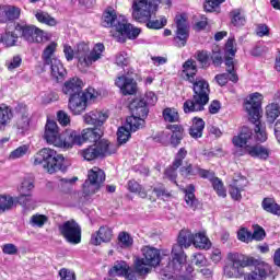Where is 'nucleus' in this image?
Wrapping results in <instances>:
<instances>
[{"mask_svg": "<svg viewBox=\"0 0 280 280\" xmlns=\"http://www.w3.org/2000/svg\"><path fill=\"white\" fill-rule=\"evenodd\" d=\"M27 152H30V147L27 144L21 145L10 153L9 159L11 161H16V159H23V156H25Z\"/></svg>", "mask_w": 280, "mask_h": 280, "instance_id": "09e8293b", "label": "nucleus"}, {"mask_svg": "<svg viewBox=\"0 0 280 280\" xmlns=\"http://www.w3.org/2000/svg\"><path fill=\"white\" fill-rule=\"evenodd\" d=\"M130 132L131 131L126 126L118 128V131H117L118 145H124V143H127L128 139H130Z\"/></svg>", "mask_w": 280, "mask_h": 280, "instance_id": "3c124183", "label": "nucleus"}, {"mask_svg": "<svg viewBox=\"0 0 280 280\" xmlns=\"http://www.w3.org/2000/svg\"><path fill=\"white\" fill-rule=\"evenodd\" d=\"M7 14L9 21H16L21 16V9L18 7L7 5Z\"/></svg>", "mask_w": 280, "mask_h": 280, "instance_id": "052dcab7", "label": "nucleus"}, {"mask_svg": "<svg viewBox=\"0 0 280 280\" xmlns=\"http://www.w3.org/2000/svg\"><path fill=\"white\" fill-rule=\"evenodd\" d=\"M97 97V92L95 89L90 88L85 92H80L69 97L68 108L73 113V115H81L86 110V103L89 100H95Z\"/></svg>", "mask_w": 280, "mask_h": 280, "instance_id": "9d476101", "label": "nucleus"}, {"mask_svg": "<svg viewBox=\"0 0 280 280\" xmlns=\"http://www.w3.org/2000/svg\"><path fill=\"white\" fill-rule=\"evenodd\" d=\"M182 176L189 178V176H200V178H213V172L203 170L198 165L187 164L179 170Z\"/></svg>", "mask_w": 280, "mask_h": 280, "instance_id": "a211bd4d", "label": "nucleus"}, {"mask_svg": "<svg viewBox=\"0 0 280 280\" xmlns=\"http://www.w3.org/2000/svg\"><path fill=\"white\" fill-rule=\"evenodd\" d=\"M82 86L83 83L80 78H72L63 83L62 93L69 95V97H73V95L82 93Z\"/></svg>", "mask_w": 280, "mask_h": 280, "instance_id": "4be33fe9", "label": "nucleus"}, {"mask_svg": "<svg viewBox=\"0 0 280 280\" xmlns=\"http://www.w3.org/2000/svg\"><path fill=\"white\" fill-rule=\"evenodd\" d=\"M14 118V113L10 106L2 104L0 105V130H5V127Z\"/></svg>", "mask_w": 280, "mask_h": 280, "instance_id": "cd10ccee", "label": "nucleus"}, {"mask_svg": "<svg viewBox=\"0 0 280 280\" xmlns=\"http://www.w3.org/2000/svg\"><path fill=\"white\" fill-rule=\"evenodd\" d=\"M253 130L248 127H243L237 136L232 138V143L238 150L235 151L236 156H244L248 154L253 159H260V161H268L270 156V149L261 144H250L253 141Z\"/></svg>", "mask_w": 280, "mask_h": 280, "instance_id": "423d86ee", "label": "nucleus"}, {"mask_svg": "<svg viewBox=\"0 0 280 280\" xmlns=\"http://www.w3.org/2000/svg\"><path fill=\"white\" fill-rule=\"evenodd\" d=\"M171 8L172 0H132L131 16L137 23H145L148 30H163L167 25V18L160 15L153 19L152 14L159 12V5Z\"/></svg>", "mask_w": 280, "mask_h": 280, "instance_id": "7ed1b4c3", "label": "nucleus"}, {"mask_svg": "<svg viewBox=\"0 0 280 280\" xmlns=\"http://www.w3.org/2000/svg\"><path fill=\"white\" fill-rule=\"evenodd\" d=\"M104 44L98 43L95 44L93 49L89 47V44L82 42L77 45V50L73 51V48L69 45L63 46V54L68 62H71L73 58L78 59V69L81 71H86L89 67L93 65V62H97V60L102 59V54H104Z\"/></svg>", "mask_w": 280, "mask_h": 280, "instance_id": "39448f33", "label": "nucleus"}, {"mask_svg": "<svg viewBox=\"0 0 280 280\" xmlns=\"http://www.w3.org/2000/svg\"><path fill=\"white\" fill-rule=\"evenodd\" d=\"M266 237V231L264 228L259 225L254 226V233L252 234V240H256V242H261Z\"/></svg>", "mask_w": 280, "mask_h": 280, "instance_id": "774afa93", "label": "nucleus"}, {"mask_svg": "<svg viewBox=\"0 0 280 280\" xmlns=\"http://www.w3.org/2000/svg\"><path fill=\"white\" fill-rule=\"evenodd\" d=\"M228 261L229 264L225 265L223 271L229 279L244 277V268H248V266H255V268L252 272L245 275L244 280H265L268 278V272H270V265L240 253H229Z\"/></svg>", "mask_w": 280, "mask_h": 280, "instance_id": "f257e3e1", "label": "nucleus"}, {"mask_svg": "<svg viewBox=\"0 0 280 280\" xmlns=\"http://www.w3.org/2000/svg\"><path fill=\"white\" fill-rule=\"evenodd\" d=\"M19 40V35L14 32L7 31L4 35H0V43H3L7 47H14Z\"/></svg>", "mask_w": 280, "mask_h": 280, "instance_id": "ea45409f", "label": "nucleus"}, {"mask_svg": "<svg viewBox=\"0 0 280 280\" xmlns=\"http://www.w3.org/2000/svg\"><path fill=\"white\" fill-rule=\"evenodd\" d=\"M231 23L234 25V27H242L246 24V18L244 16V13L240 10H234L231 12Z\"/></svg>", "mask_w": 280, "mask_h": 280, "instance_id": "c03bdc74", "label": "nucleus"}, {"mask_svg": "<svg viewBox=\"0 0 280 280\" xmlns=\"http://www.w3.org/2000/svg\"><path fill=\"white\" fill-rule=\"evenodd\" d=\"M237 237L241 242H253V233H250V231H248L246 228H242L238 231Z\"/></svg>", "mask_w": 280, "mask_h": 280, "instance_id": "e2e57ef3", "label": "nucleus"}, {"mask_svg": "<svg viewBox=\"0 0 280 280\" xmlns=\"http://www.w3.org/2000/svg\"><path fill=\"white\" fill-rule=\"evenodd\" d=\"M226 71L230 74L231 82H237L240 78H237V73H235V62L233 61V57H228L225 59Z\"/></svg>", "mask_w": 280, "mask_h": 280, "instance_id": "de8ad7c7", "label": "nucleus"}, {"mask_svg": "<svg viewBox=\"0 0 280 280\" xmlns=\"http://www.w3.org/2000/svg\"><path fill=\"white\" fill-rule=\"evenodd\" d=\"M194 191H196V186H194L192 184L187 186V188L185 189V202L189 209L196 211L200 202H198V199H196V195L194 194Z\"/></svg>", "mask_w": 280, "mask_h": 280, "instance_id": "c85d7f7f", "label": "nucleus"}, {"mask_svg": "<svg viewBox=\"0 0 280 280\" xmlns=\"http://www.w3.org/2000/svg\"><path fill=\"white\" fill-rule=\"evenodd\" d=\"M58 47V44H56L55 42L50 43L43 52V60L45 62V65H49L50 62L54 61V59H57L56 57H54V54H56V48Z\"/></svg>", "mask_w": 280, "mask_h": 280, "instance_id": "4c0bfd02", "label": "nucleus"}, {"mask_svg": "<svg viewBox=\"0 0 280 280\" xmlns=\"http://www.w3.org/2000/svg\"><path fill=\"white\" fill-rule=\"evenodd\" d=\"M115 84L120 89L122 95H135L137 93V81L130 77H118Z\"/></svg>", "mask_w": 280, "mask_h": 280, "instance_id": "6ab92c4d", "label": "nucleus"}, {"mask_svg": "<svg viewBox=\"0 0 280 280\" xmlns=\"http://www.w3.org/2000/svg\"><path fill=\"white\" fill-rule=\"evenodd\" d=\"M127 187L131 194H138L140 198H148V192L137 180L131 179L128 182Z\"/></svg>", "mask_w": 280, "mask_h": 280, "instance_id": "e433bc0d", "label": "nucleus"}, {"mask_svg": "<svg viewBox=\"0 0 280 280\" xmlns=\"http://www.w3.org/2000/svg\"><path fill=\"white\" fill-rule=\"evenodd\" d=\"M191 244H194V234L189 230H182L177 238V244L173 245V260L168 264V268L177 272L183 270V266L187 261V256L183 249L189 248Z\"/></svg>", "mask_w": 280, "mask_h": 280, "instance_id": "6e6552de", "label": "nucleus"}, {"mask_svg": "<svg viewBox=\"0 0 280 280\" xmlns=\"http://www.w3.org/2000/svg\"><path fill=\"white\" fill-rule=\"evenodd\" d=\"M118 244L121 248H130L133 244V240L128 232H120L118 235Z\"/></svg>", "mask_w": 280, "mask_h": 280, "instance_id": "603ef678", "label": "nucleus"}, {"mask_svg": "<svg viewBox=\"0 0 280 280\" xmlns=\"http://www.w3.org/2000/svg\"><path fill=\"white\" fill-rule=\"evenodd\" d=\"M187 158V151L185 148H180L178 152L175 155V159L173 161V165L175 168H178L183 165V161Z\"/></svg>", "mask_w": 280, "mask_h": 280, "instance_id": "6e6d98bb", "label": "nucleus"}, {"mask_svg": "<svg viewBox=\"0 0 280 280\" xmlns=\"http://www.w3.org/2000/svg\"><path fill=\"white\" fill-rule=\"evenodd\" d=\"M49 221V218L45 214H33L30 219L31 226H37L38 229H43L45 224Z\"/></svg>", "mask_w": 280, "mask_h": 280, "instance_id": "a18cd8bd", "label": "nucleus"}, {"mask_svg": "<svg viewBox=\"0 0 280 280\" xmlns=\"http://www.w3.org/2000/svg\"><path fill=\"white\" fill-rule=\"evenodd\" d=\"M197 60H198L201 69H209V67H211V61L209 59V52L207 50L198 51Z\"/></svg>", "mask_w": 280, "mask_h": 280, "instance_id": "8fccbe9b", "label": "nucleus"}, {"mask_svg": "<svg viewBox=\"0 0 280 280\" xmlns=\"http://www.w3.org/2000/svg\"><path fill=\"white\" fill-rule=\"evenodd\" d=\"M128 270H130V266L126 261H117L109 272L116 275V277H125V275H128Z\"/></svg>", "mask_w": 280, "mask_h": 280, "instance_id": "c9c22d12", "label": "nucleus"}, {"mask_svg": "<svg viewBox=\"0 0 280 280\" xmlns=\"http://www.w3.org/2000/svg\"><path fill=\"white\" fill-rule=\"evenodd\" d=\"M58 230L68 244H80L82 242V226L75 220L65 221L58 225Z\"/></svg>", "mask_w": 280, "mask_h": 280, "instance_id": "f8f14e48", "label": "nucleus"}, {"mask_svg": "<svg viewBox=\"0 0 280 280\" xmlns=\"http://www.w3.org/2000/svg\"><path fill=\"white\" fill-rule=\"evenodd\" d=\"M150 265L145 264V260L142 258H138L135 261V272L138 277H145V275H150Z\"/></svg>", "mask_w": 280, "mask_h": 280, "instance_id": "f704fd0d", "label": "nucleus"}, {"mask_svg": "<svg viewBox=\"0 0 280 280\" xmlns=\"http://www.w3.org/2000/svg\"><path fill=\"white\" fill-rule=\"evenodd\" d=\"M104 180H106V174L102 168L94 166L88 172V179L83 184V192L85 196H93V194H97L104 184Z\"/></svg>", "mask_w": 280, "mask_h": 280, "instance_id": "9b49d317", "label": "nucleus"}, {"mask_svg": "<svg viewBox=\"0 0 280 280\" xmlns=\"http://www.w3.org/2000/svg\"><path fill=\"white\" fill-rule=\"evenodd\" d=\"M49 65L52 78H55L57 82H62L67 75V69H65L62 61H60V59H52Z\"/></svg>", "mask_w": 280, "mask_h": 280, "instance_id": "b1692460", "label": "nucleus"}, {"mask_svg": "<svg viewBox=\"0 0 280 280\" xmlns=\"http://www.w3.org/2000/svg\"><path fill=\"white\" fill-rule=\"evenodd\" d=\"M35 18L37 19L38 23H43L49 27H56V25H58V21H56L54 16L43 10H37L35 12Z\"/></svg>", "mask_w": 280, "mask_h": 280, "instance_id": "7c9ffc66", "label": "nucleus"}, {"mask_svg": "<svg viewBox=\"0 0 280 280\" xmlns=\"http://www.w3.org/2000/svg\"><path fill=\"white\" fill-rule=\"evenodd\" d=\"M65 163V156L58 154L54 149L44 148L33 156L34 165H43L44 170L48 174H55V172H66L67 167Z\"/></svg>", "mask_w": 280, "mask_h": 280, "instance_id": "0eeeda50", "label": "nucleus"}, {"mask_svg": "<svg viewBox=\"0 0 280 280\" xmlns=\"http://www.w3.org/2000/svg\"><path fill=\"white\" fill-rule=\"evenodd\" d=\"M110 240H113V230L108 226H101L98 231L92 234L91 244L100 246V244L110 242Z\"/></svg>", "mask_w": 280, "mask_h": 280, "instance_id": "412c9836", "label": "nucleus"}, {"mask_svg": "<svg viewBox=\"0 0 280 280\" xmlns=\"http://www.w3.org/2000/svg\"><path fill=\"white\" fill-rule=\"evenodd\" d=\"M167 130H171L172 136H171V145L173 148H178L180 145V141H183L184 132L185 130L183 129V126L180 125H168Z\"/></svg>", "mask_w": 280, "mask_h": 280, "instance_id": "bb28decb", "label": "nucleus"}, {"mask_svg": "<svg viewBox=\"0 0 280 280\" xmlns=\"http://www.w3.org/2000/svg\"><path fill=\"white\" fill-rule=\"evenodd\" d=\"M186 13H179L175 16L176 24V36L175 42L177 43V47H185L187 45V40L189 38V22Z\"/></svg>", "mask_w": 280, "mask_h": 280, "instance_id": "ddd939ff", "label": "nucleus"}, {"mask_svg": "<svg viewBox=\"0 0 280 280\" xmlns=\"http://www.w3.org/2000/svg\"><path fill=\"white\" fill-rule=\"evenodd\" d=\"M142 260L151 267L159 266L161 264V252L154 247L144 246L141 248Z\"/></svg>", "mask_w": 280, "mask_h": 280, "instance_id": "aec40b11", "label": "nucleus"}, {"mask_svg": "<svg viewBox=\"0 0 280 280\" xmlns=\"http://www.w3.org/2000/svg\"><path fill=\"white\" fill-rule=\"evenodd\" d=\"M129 108L131 110V115L135 117H141L145 119L148 117V105L145 104L144 100H135L130 105Z\"/></svg>", "mask_w": 280, "mask_h": 280, "instance_id": "393cba45", "label": "nucleus"}, {"mask_svg": "<svg viewBox=\"0 0 280 280\" xmlns=\"http://www.w3.org/2000/svg\"><path fill=\"white\" fill-rule=\"evenodd\" d=\"M212 183L213 189L217 191L218 196L221 198H226V189H224V184L220 178L215 177V173H213L212 178H208Z\"/></svg>", "mask_w": 280, "mask_h": 280, "instance_id": "a19ab883", "label": "nucleus"}, {"mask_svg": "<svg viewBox=\"0 0 280 280\" xmlns=\"http://www.w3.org/2000/svg\"><path fill=\"white\" fill-rule=\"evenodd\" d=\"M262 101L264 95L259 92H255L250 94L248 100L245 102V109L247 110L252 121H257V119H259V110H261Z\"/></svg>", "mask_w": 280, "mask_h": 280, "instance_id": "2eb2a0df", "label": "nucleus"}, {"mask_svg": "<svg viewBox=\"0 0 280 280\" xmlns=\"http://www.w3.org/2000/svg\"><path fill=\"white\" fill-rule=\"evenodd\" d=\"M144 124V118L131 114V116L127 118L125 127L128 128L130 132H137V130L141 129Z\"/></svg>", "mask_w": 280, "mask_h": 280, "instance_id": "c756f323", "label": "nucleus"}, {"mask_svg": "<svg viewBox=\"0 0 280 280\" xmlns=\"http://www.w3.org/2000/svg\"><path fill=\"white\" fill-rule=\"evenodd\" d=\"M60 280H77L75 271L67 268H61L58 272Z\"/></svg>", "mask_w": 280, "mask_h": 280, "instance_id": "bf43d9fd", "label": "nucleus"}, {"mask_svg": "<svg viewBox=\"0 0 280 280\" xmlns=\"http://www.w3.org/2000/svg\"><path fill=\"white\" fill-rule=\"evenodd\" d=\"M226 0H207L203 8L207 12H213L215 8H219Z\"/></svg>", "mask_w": 280, "mask_h": 280, "instance_id": "0e129e2a", "label": "nucleus"}, {"mask_svg": "<svg viewBox=\"0 0 280 280\" xmlns=\"http://www.w3.org/2000/svg\"><path fill=\"white\" fill-rule=\"evenodd\" d=\"M104 132L100 128H88L83 129L81 132V144L85 141H91L92 143H97Z\"/></svg>", "mask_w": 280, "mask_h": 280, "instance_id": "a878e982", "label": "nucleus"}, {"mask_svg": "<svg viewBox=\"0 0 280 280\" xmlns=\"http://www.w3.org/2000/svg\"><path fill=\"white\" fill-rule=\"evenodd\" d=\"M119 148V144L112 143L108 140H100L97 143L90 145L81 152V156L85 161H95V159H100L102 156H110V154H115Z\"/></svg>", "mask_w": 280, "mask_h": 280, "instance_id": "1a4fd4ad", "label": "nucleus"}, {"mask_svg": "<svg viewBox=\"0 0 280 280\" xmlns=\"http://www.w3.org/2000/svg\"><path fill=\"white\" fill-rule=\"evenodd\" d=\"M261 207L267 213H272V215H280V206L276 203L272 198H265L261 202Z\"/></svg>", "mask_w": 280, "mask_h": 280, "instance_id": "473e14b6", "label": "nucleus"}, {"mask_svg": "<svg viewBox=\"0 0 280 280\" xmlns=\"http://www.w3.org/2000/svg\"><path fill=\"white\" fill-rule=\"evenodd\" d=\"M106 119H108V114L97 109L92 110L83 116V120L89 126H102Z\"/></svg>", "mask_w": 280, "mask_h": 280, "instance_id": "5701e85b", "label": "nucleus"}, {"mask_svg": "<svg viewBox=\"0 0 280 280\" xmlns=\"http://www.w3.org/2000/svg\"><path fill=\"white\" fill-rule=\"evenodd\" d=\"M232 185H234V187H238V189H243L248 185V179H246V177L237 174L233 177V180L231 183Z\"/></svg>", "mask_w": 280, "mask_h": 280, "instance_id": "13d9d810", "label": "nucleus"}, {"mask_svg": "<svg viewBox=\"0 0 280 280\" xmlns=\"http://www.w3.org/2000/svg\"><path fill=\"white\" fill-rule=\"evenodd\" d=\"M280 115V106L277 103H272L267 105L266 107V116H267V121H269V124H272V121H275V119H277V117H279Z\"/></svg>", "mask_w": 280, "mask_h": 280, "instance_id": "58836bf2", "label": "nucleus"}, {"mask_svg": "<svg viewBox=\"0 0 280 280\" xmlns=\"http://www.w3.org/2000/svg\"><path fill=\"white\" fill-rule=\"evenodd\" d=\"M194 246L201 249L211 248V241L205 233L199 232L194 235Z\"/></svg>", "mask_w": 280, "mask_h": 280, "instance_id": "72a5a7b5", "label": "nucleus"}, {"mask_svg": "<svg viewBox=\"0 0 280 280\" xmlns=\"http://www.w3.org/2000/svg\"><path fill=\"white\" fill-rule=\"evenodd\" d=\"M14 207V199L11 196H0V211H10Z\"/></svg>", "mask_w": 280, "mask_h": 280, "instance_id": "864d4df0", "label": "nucleus"}, {"mask_svg": "<svg viewBox=\"0 0 280 280\" xmlns=\"http://www.w3.org/2000/svg\"><path fill=\"white\" fill-rule=\"evenodd\" d=\"M23 62L21 56H14L11 60L7 61V67L9 71H14V69H19Z\"/></svg>", "mask_w": 280, "mask_h": 280, "instance_id": "69168bd1", "label": "nucleus"}, {"mask_svg": "<svg viewBox=\"0 0 280 280\" xmlns=\"http://www.w3.org/2000/svg\"><path fill=\"white\" fill-rule=\"evenodd\" d=\"M163 117H164V121H167L168 124H176L180 119L178 112L170 107L163 110Z\"/></svg>", "mask_w": 280, "mask_h": 280, "instance_id": "37998d69", "label": "nucleus"}, {"mask_svg": "<svg viewBox=\"0 0 280 280\" xmlns=\"http://www.w3.org/2000/svg\"><path fill=\"white\" fill-rule=\"evenodd\" d=\"M33 189H34V180L30 178H24L18 190L20 196H25L27 194H32Z\"/></svg>", "mask_w": 280, "mask_h": 280, "instance_id": "49530a36", "label": "nucleus"}, {"mask_svg": "<svg viewBox=\"0 0 280 280\" xmlns=\"http://www.w3.org/2000/svg\"><path fill=\"white\" fill-rule=\"evenodd\" d=\"M18 202L22 205V207L30 208V207H34V203L36 201L34 200V197L32 196V194H27V195H20L18 197Z\"/></svg>", "mask_w": 280, "mask_h": 280, "instance_id": "5fc2aeb1", "label": "nucleus"}, {"mask_svg": "<svg viewBox=\"0 0 280 280\" xmlns=\"http://www.w3.org/2000/svg\"><path fill=\"white\" fill-rule=\"evenodd\" d=\"M183 68L188 82L192 84L194 91L192 100H187L184 103V113H200L209 104V82L202 78H196V73H198L196 61L188 59L183 65Z\"/></svg>", "mask_w": 280, "mask_h": 280, "instance_id": "f03ea898", "label": "nucleus"}, {"mask_svg": "<svg viewBox=\"0 0 280 280\" xmlns=\"http://www.w3.org/2000/svg\"><path fill=\"white\" fill-rule=\"evenodd\" d=\"M254 124H256L254 128V131H255L254 139L258 141V143H264L268 141V133L266 132V126L261 125L259 119H257V121H254Z\"/></svg>", "mask_w": 280, "mask_h": 280, "instance_id": "2f4dec72", "label": "nucleus"}, {"mask_svg": "<svg viewBox=\"0 0 280 280\" xmlns=\"http://www.w3.org/2000/svg\"><path fill=\"white\" fill-rule=\"evenodd\" d=\"M153 192L156 195L158 198H170L172 196V194H170V191L165 189V186H163V184L154 187Z\"/></svg>", "mask_w": 280, "mask_h": 280, "instance_id": "338daca9", "label": "nucleus"}, {"mask_svg": "<svg viewBox=\"0 0 280 280\" xmlns=\"http://www.w3.org/2000/svg\"><path fill=\"white\" fill-rule=\"evenodd\" d=\"M62 137L59 148H63V150H70L73 145H82V136L79 131L66 129Z\"/></svg>", "mask_w": 280, "mask_h": 280, "instance_id": "f3484780", "label": "nucleus"}, {"mask_svg": "<svg viewBox=\"0 0 280 280\" xmlns=\"http://www.w3.org/2000/svg\"><path fill=\"white\" fill-rule=\"evenodd\" d=\"M103 26L113 27L110 35L117 43H126V38H137L141 34V30L128 23L124 15H117L114 9H107L103 14Z\"/></svg>", "mask_w": 280, "mask_h": 280, "instance_id": "20e7f679", "label": "nucleus"}, {"mask_svg": "<svg viewBox=\"0 0 280 280\" xmlns=\"http://www.w3.org/2000/svg\"><path fill=\"white\" fill-rule=\"evenodd\" d=\"M57 120L60 124V126L67 127L71 125V116L67 114L65 110H59L57 113Z\"/></svg>", "mask_w": 280, "mask_h": 280, "instance_id": "4d7b16f0", "label": "nucleus"}, {"mask_svg": "<svg viewBox=\"0 0 280 280\" xmlns=\"http://www.w3.org/2000/svg\"><path fill=\"white\" fill-rule=\"evenodd\" d=\"M44 139L46 143L60 148L62 144V137H60V129L58 124L54 120H48L45 126Z\"/></svg>", "mask_w": 280, "mask_h": 280, "instance_id": "dca6fc26", "label": "nucleus"}, {"mask_svg": "<svg viewBox=\"0 0 280 280\" xmlns=\"http://www.w3.org/2000/svg\"><path fill=\"white\" fill-rule=\"evenodd\" d=\"M16 128L21 135H25L30 130V115L24 113L16 121Z\"/></svg>", "mask_w": 280, "mask_h": 280, "instance_id": "79ce46f5", "label": "nucleus"}, {"mask_svg": "<svg viewBox=\"0 0 280 280\" xmlns=\"http://www.w3.org/2000/svg\"><path fill=\"white\" fill-rule=\"evenodd\" d=\"M115 62L118 67H128V65H130V59L128 58V54L118 52L116 55Z\"/></svg>", "mask_w": 280, "mask_h": 280, "instance_id": "680f3d73", "label": "nucleus"}, {"mask_svg": "<svg viewBox=\"0 0 280 280\" xmlns=\"http://www.w3.org/2000/svg\"><path fill=\"white\" fill-rule=\"evenodd\" d=\"M15 32H19L27 43H43L45 32L34 25L16 24Z\"/></svg>", "mask_w": 280, "mask_h": 280, "instance_id": "4468645a", "label": "nucleus"}]
</instances>
